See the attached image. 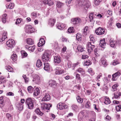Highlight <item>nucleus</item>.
I'll return each instance as SVG.
<instances>
[{
  "label": "nucleus",
  "instance_id": "nucleus-1",
  "mask_svg": "<svg viewBox=\"0 0 121 121\" xmlns=\"http://www.w3.org/2000/svg\"><path fill=\"white\" fill-rule=\"evenodd\" d=\"M77 2L79 6H84L83 7L85 9L86 8H88L90 5L89 2H87V4H86V2L84 0H77Z\"/></svg>",
  "mask_w": 121,
  "mask_h": 121
},
{
  "label": "nucleus",
  "instance_id": "nucleus-2",
  "mask_svg": "<svg viewBox=\"0 0 121 121\" xmlns=\"http://www.w3.org/2000/svg\"><path fill=\"white\" fill-rule=\"evenodd\" d=\"M34 100L30 98H28L26 100V103L28 106L29 108L31 109L34 107Z\"/></svg>",
  "mask_w": 121,
  "mask_h": 121
},
{
  "label": "nucleus",
  "instance_id": "nucleus-3",
  "mask_svg": "<svg viewBox=\"0 0 121 121\" xmlns=\"http://www.w3.org/2000/svg\"><path fill=\"white\" fill-rule=\"evenodd\" d=\"M33 79V81L39 83L43 80V78L41 76H39L37 74H34L32 75Z\"/></svg>",
  "mask_w": 121,
  "mask_h": 121
},
{
  "label": "nucleus",
  "instance_id": "nucleus-4",
  "mask_svg": "<svg viewBox=\"0 0 121 121\" xmlns=\"http://www.w3.org/2000/svg\"><path fill=\"white\" fill-rule=\"evenodd\" d=\"M94 44L91 42H88L86 44V48L88 52L90 53H91L93 49L95 48V46L93 45Z\"/></svg>",
  "mask_w": 121,
  "mask_h": 121
},
{
  "label": "nucleus",
  "instance_id": "nucleus-5",
  "mask_svg": "<svg viewBox=\"0 0 121 121\" xmlns=\"http://www.w3.org/2000/svg\"><path fill=\"white\" fill-rule=\"evenodd\" d=\"M6 44L7 47L10 48H12L14 46L15 42L13 39H11L6 42Z\"/></svg>",
  "mask_w": 121,
  "mask_h": 121
},
{
  "label": "nucleus",
  "instance_id": "nucleus-6",
  "mask_svg": "<svg viewBox=\"0 0 121 121\" xmlns=\"http://www.w3.org/2000/svg\"><path fill=\"white\" fill-rule=\"evenodd\" d=\"M41 109L43 111H45L47 110H49L50 108L52 107V105L49 104H41Z\"/></svg>",
  "mask_w": 121,
  "mask_h": 121
},
{
  "label": "nucleus",
  "instance_id": "nucleus-7",
  "mask_svg": "<svg viewBox=\"0 0 121 121\" xmlns=\"http://www.w3.org/2000/svg\"><path fill=\"white\" fill-rule=\"evenodd\" d=\"M42 60L44 61H47L49 60V55L48 53L45 52L43 54Z\"/></svg>",
  "mask_w": 121,
  "mask_h": 121
},
{
  "label": "nucleus",
  "instance_id": "nucleus-8",
  "mask_svg": "<svg viewBox=\"0 0 121 121\" xmlns=\"http://www.w3.org/2000/svg\"><path fill=\"white\" fill-rule=\"evenodd\" d=\"M99 63L102 66L105 67L108 65L107 60L104 58H102L100 60Z\"/></svg>",
  "mask_w": 121,
  "mask_h": 121
},
{
  "label": "nucleus",
  "instance_id": "nucleus-9",
  "mask_svg": "<svg viewBox=\"0 0 121 121\" xmlns=\"http://www.w3.org/2000/svg\"><path fill=\"white\" fill-rule=\"evenodd\" d=\"M72 23L74 25L78 24L81 22V19L77 17L73 18L71 19Z\"/></svg>",
  "mask_w": 121,
  "mask_h": 121
},
{
  "label": "nucleus",
  "instance_id": "nucleus-10",
  "mask_svg": "<svg viewBox=\"0 0 121 121\" xmlns=\"http://www.w3.org/2000/svg\"><path fill=\"white\" fill-rule=\"evenodd\" d=\"M105 32V30L100 27L98 28L95 31L96 34L98 35H101L103 34Z\"/></svg>",
  "mask_w": 121,
  "mask_h": 121
},
{
  "label": "nucleus",
  "instance_id": "nucleus-11",
  "mask_svg": "<svg viewBox=\"0 0 121 121\" xmlns=\"http://www.w3.org/2000/svg\"><path fill=\"white\" fill-rule=\"evenodd\" d=\"M26 31L27 33H32L33 32V29L34 28H32V26L31 25H28L26 27Z\"/></svg>",
  "mask_w": 121,
  "mask_h": 121
},
{
  "label": "nucleus",
  "instance_id": "nucleus-12",
  "mask_svg": "<svg viewBox=\"0 0 121 121\" xmlns=\"http://www.w3.org/2000/svg\"><path fill=\"white\" fill-rule=\"evenodd\" d=\"M97 13H90L89 16V17L90 19V22H92L93 21L94 18H95L97 17Z\"/></svg>",
  "mask_w": 121,
  "mask_h": 121
},
{
  "label": "nucleus",
  "instance_id": "nucleus-13",
  "mask_svg": "<svg viewBox=\"0 0 121 121\" xmlns=\"http://www.w3.org/2000/svg\"><path fill=\"white\" fill-rule=\"evenodd\" d=\"M105 39L100 40L99 43V45L101 47L103 48H105L106 45V43L105 42Z\"/></svg>",
  "mask_w": 121,
  "mask_h": 121
},
{
  "label": "nucleus",
  "instance_id": "nucleus-14",
  "mask_svg": "<svg viewBox=\"0 0 121 121\" xmlns=\"http://www.w3.org/2000/svg\"><path fill=\"white\" fill-rule=\"evenodd\" d=\"M51 99V97L48 93H45L44 95V96L43 98V100L47 101H49Z\"/></svg>",
  "mask_w": 121,
  "mask_h": 121
},
{
  "label": "nucleus",
  "instance_id": "nucleus-15",
  "mask_svg": "<svg viewBox=\"0 0 121 121\" xmlns=\"http://www.w3.org/2000/svg\"><path fill=\"white\" fill-rule=\"evenodd\" d=\"M49 85L51 87L56 86L57 83L54 80H51L48 82Z\"/></svg>",
  "mask_w": 121,
  "mask_h": 121
},
{
  "label": "nucleus",
  "instance_id": "nucleus-16",
  "mask_svg": "<svg viewBox=\"0 0 121 121\" xmlns=\"http://www.w3.org/2000/svg\"><path fill=\"white\" fill-rule=\"evenodd\" d=\"M54 62L55 63L58 64L60 62V56H56L54 57Z\"/></svg>",
  "mask_w": 121,
  "mask_h": 121
},
{
  "label": "nucleus",
  "instance_id": "nucleus-17",
  "mask_svg": "<svg viewBox=\"0 0 121 121\" xmlns=\"http://www.w3.org/2000/svg\"><path fill=\"white\" fill-rule=\"evenodd\" d=\"M44 69L46 71H49L50 70V67L49 64L48 63H44Z\"/></svg>",
  "mask_w": 121,
  "mask_h": 121
},
{
  "label": "nucleus",
  "instance_id": "nucleus-18",
  "mask_svg": "<svg viewBox=\"0 0 121 121\" xmlns=\"http://www.w3.org/2000/svg\"><path fill=\"white\" fill-rule=\"evenodd\" d=\"M120 74L119 72H118L112 75V79L114 81H115L117 79Z\"/></svg>",
  "mask_w": 121,
  "mask_h": 121
},
{
  "label": "nucleus",
  "instance_id": "nucleus-19",
  "mask_svg": "<svg viewBox=\"0 0 121 121\" xmlns=\"http://www.w3.org/2000/svg\"><path fill=\"white\" fill-rule=\"evenodd\" d=\"M72 110L75 112H76L78 111L79 108L78 106L75 104H73L71 106Z\"/></svg>",
  "mask_w": 121,
  "mask_h": 121
},
{
  "label": "nucleus",
  "instance_id": "nucleus-20",
  "mask_svg": "<svg viewBox=\"0 0 121 121\" xmlns=\"http://www.w3.org/2000/svg\"><path fill=\"white\" fill-rule=\"evenodd\" d=\"M89 28L88 26H86L83 29L82 31L83 35L84 36H86L88 33Z\"/></svg>",
  "mask_w": 121,
  "mask_h": 121
},
{
  "label": "nucleus",
  "instance_id": "nucleus-21",
  "mask_svg": "<svg viewBox=\"0 0 121 121\" xmlns=\"http://www.w3.org/2000/svg\"><path fill=\"white\" fill-rule=\"evenodd\" d=\"M56 22V20L54 19H51L49 20L48 24L51 26L52 27Z\"/></svg>",
  "mask_w": 121,
  "mask_h": 121
},
{
  "label": "nucleus",
  "instance_id": "nucleus-22",
  "mask_svg": "<svg viewBox=\"0 0 121 121\" xmlns=\"http://www.w3.org/2000/svg\"><path fill=\"white\" fill-rule=\"evenodd\" d=\"M45 43V41L44 39L41 38L40 39L39 42L38 43L39 47L42 46Z\"/></svg>",
  "mask_w": 121,
  "mask_h": 121
},
{
  "label": "nucleus",
  "instance_id": "nucleus-23",
  "mask_svg": "<svg viewBox=\"0 0 121 121\" xmlns=\"http://www.w3.org/2000/svg\"><path fill=\"white\" fill-rule=\"evenodd\" d=\"M43 3L45 4H47L49 6L54 4V3L52 0H44Z\"/></svg>",
  "mask_w": 121,
  "mask_h": 121
},
{
  "label": "nucleus",
  "instance_id": "nucleus-24",
  "mask_svg": "<svg viewBox=\"0 0 121 121\" xmlns=\"http://www.w3.org/2000/svg\"><path fill=\"white\" fill-rule=\"evenodd\" d=\"M114 97H113L112 99H118L120 95H121V93L120 92H117L116 93H114Z\"/></svg>",
  "mask_w": 121,
  "mask_h": 121
},
{
  "label": "nucleus",
  "instance_id": "nucleus-25",
  "mask_svg": "<svg viewBox=\"0 0 121 121\" xmlns=\"http://www.w3.org/2000/svg\"><path fill=\"white\" fill-rule=\"evenodd\" d=\"M40 93V91L38 88H36L35 90L33 93L34 96H37L39 95Z\"/></svg>",
  "mask_w": 121,
  "mask_h": 121
},
{
  "label": "nucleus",
  "instance_id": "nucleus-26",
  "mask_svg": "<svg viewBox=\"0 0 121 121\" xmlns=\"http://www.w3.org/2000/svg\"><path fill=\"white\" fill-rule=\"evenodd\" d=\"M55 73L56 75H60V67H56L55 69Z\"/></svg>",
  "mask_w": 121,
  "mask_h": 121
},
{
  "label": "nucleus",
  "instance_id": "nucleus-27",
  "mask_svg": "<svg viewBox=\"0 0 121 121\" xmlns=\"http://www.w3.org/2000/svg\"><path fill=\"white\" fill-rule=\"evenodd\" d=\"M35 112L37 115L41 116H42L43 114V113L40 111L39 109L38 108L36 109Z\"/></svg>",
  "mask_w": 121,
  "mask_h": 121
},
{
  "label": "nucleus",
  "instance_id": "nucleus-28",
  "mask_svg": "<svg viewBox=\"0 0 121 121\" xmlns=\"http://www.w3.org/2000/svg\"><path fill=\"white\" fill-rule=\"evenodd\" d=\"M7 14H5L3 15L2 16V21L4 23H5L6 22V19L7 18Z\"/></svg>",
  "mask_w": 121,
  "mask_h": 121
},
{
  "label": "nucleus",
  "instance_id": "nucleus-29",
  "mask_svg": "<svg viewBox=\"0 0 121 121\" xmlns=\"http://www.w3.org/2000/svg\"><path fill=\"white\" fill-rule=\"evenodd\" d=\"M109 43L110 46L111 47L114 48L116 46L115 42H113V40L111 39L109 40Z\"/></svg>",
  "mask_w": 121,
  "mask_h": 121
},
{
  "label": "nucleus",
  "instance_id": "nucleus-30",
  "mask_svg": "<svg viewBox=\"0 0 121 121\" xmlns=\"http://www.w3.org/2000/svg\"><path fill=\"white\" fill-rule=\"evenodd\" d=\"M85 48H83L82 46L81 45H78L77 48V50L81 52L85 51Z\"/></svg>",
  "mask_w": 121,
  "mask_h": 121
},
{
  "label": "nucleus",
  "instance_id": "nucleus-31",
  "mask_svg": "<svg viewBox=\"0 0 121 121\" xmlns=\"http://www.w3.org/2000/svg\"><path fill=\"white\" fill-rule=\"evenodd\" d=\"M26 41L27 43L29 45H32L34 43V41L30 38L27 39Z\"/></svg>",
  "mask_w": 121,
  "mask_h": 121
},
{
  "label": "nucleus",
  "instance_id": "nucleus-32",
  "mask_svg": "<svg viewBox=\"0 0 121 121\" xmlns=\"http://www.w3.org/2000/svg\"><path fill=\"white\" fill-rule=\"evenodd\" d=\"M7 38L6 32H4L3 34L2 37L0 38V42H2L4 41L5 39Z\"/></svg>",
  "mask_w": 121,
  "mask_h": 121
},
{
  "label": "nucleus",
  "instance_id": "nucleus-33",
  "mask_svg": "<svg viewBox=\"0 0 121 121\" xmlns=\"http://www.w3.org/2000/svg\"><path fill=\"white\" fill-rule=\"evenodd\" d=\"M105 101L104 103L106 104H108L110 103V101L109 98L107 96L105 97L104 98Z\"/></svg>",
  "mask_w": 121,
  "mask_h": 121
},
{
  "label": "nucleus",
  "instance_id": "nucleus-34",
  "mask_svg": "<svg viewBox=\"0 0 121 121\" xmlns=\"http://www.w3.org/2000/svg\"><path fill=\"white\" fill-rule=\"evenodd\" d=\"M17 56L16 54H14V53L11 55V58L12 60L15 61L17 60Z\"/></svg>",
  "mask_w": 121,
  "mask_h": 121
},
{
  "label": "nucleus",
  "instance_id": "nucleus-35",
  "mask_svg": "<svg viewBox=\"0 0 121 121\" xmlns=\"http://www.w3.org/2000/svg\"><path fill=\"white\" fill-rule=\"evenodd\" d=\"M102 74L101 73H100L98 74L96 78V80L98 82H99L100 81V79L102 77Z\"/></svg>",
  "mask_w": 121,
  "mask_h": 121
},
{
  "label": "nucleus",
  "instance_id": "nucleus-36",
  "mask_svg": "<svg viewBox=\"0 0 121 121\" xmlns=\"http://www.w3.org/2000/svg\"><path fill=\"white\" fill-rule=\"evenodd\" d=\"M34 88L31 86H28L27 87V90L29 93H32L34 90Z\"/></svg>",
  "mask_w": 121,
  "mask_h": 121
},
{
  "label": "nucleus",
  "instance_id": "nucleus-37",
  "mask_svg": "<svg viewBox=\"0 0 121 121\" xmlns=\"http://www.w3.org/2000/svg\"><path fill=\"white\" fill-rule=\"evenodd\" d=\"M76 71L79 73H81L82 75L84 74L85 73L84 70L81 68H78Z\"/></svg>",
  "mask_w": 121,
  "mask_h": 121
},
{
  "label": "nucleus",
  "instance_id": "nucleus-38",
  "mask_svg": "<svg viewBox=\"0 0 121 121\" xmlns=\"http://www.w3.org/2000/svg\"><path fill=\"white\" fill-rule=\"evenodd\" d=\"M42 65V63L40 60L38 59L36 65L38 67H40Z\"/></svg>",
  "mask_w": 121,
  "mask_h": 121
},
{
  "label": "nucleus",
  "instance_id": "nucleus-39",
  "mask_svg": "<svg viewBox=\"0 0 121 121\" xmlns=\"http://www.w3.org/2000/svg\"><path fill=\"white\" fill-rule=\"evenodd\" d=\"M4 79V78L3 76L0 77V84L4 83L6 81Z\"/></svg>",
  "mask_w": 121,
  "mask_h": 121
},
{
  "label": "nucleus",
  "instance_id": "nucleus-40",
  "mask_svg": "<svg viewBox=\"0 0 121 121\" xmlns=\"http://www.w3.org/2000/svg\"><path fill=\"white\" fill-rule=\"evenodd\" d=\"M91 64V62L89 60H85L84 61V65H89Z\"/></svg>",
  "mask_w": 121,
  "mask_h": 121
},
{
  "label": "nucleus",
  "instance_id": "nucleus-41",
  "mask_svg": "<svg viewBox=\"0 0 121 121\" xmlns=\"http://www.w3.org/2000/svg\"><path fill=\"white\" fill-rule=\"evenodd\" d=\"M23 78L24 79L25 82L26 83H28L29 81V78H28L25 75L23 74L22 75Z\"/></svg>",
  "mask_w": 121,
  "mask_h": 121
},
{
  "label": "nucleus",
  "instance_id": "nucleus-42",
  "mask_svg": "<svg viewBox=\"0 0 121 121\" xmlns=\"http://www.w3.org/2000/svg\"><path fill=\"white\" fill-rule=\"evenodd\" d=\"M61 40L63 42L66 43L69 42V41L68 39L63 36H62Z\"/></svg>",
  "mask_w": 121,
  "mask_h": 121
},
{
  "label": "nucleus",
  "instance_id": "nucleus-43",
  "mask_svg": "<svg viewBox=\"0 0 121 121\" xmlns=\"http://www.w3.org/2000/svg\"><path fill=\"white\" fill-rule=\"evenodd\" d=\"M68 32L70 33H73L74 31V30L73 27H69L68 29Z\"/></svg>",
  "mask_w": 121,
  "mask_h": 121
},
{
  "label": "nucleus",
  "instance_id": "nucleus-44",
  "mask_svg": "<svg viewBox=\"0 0 121 121\" xmlns=\"http://www.w3.org/2000/svg\"><path fill=\"white\" fill-rule=\"evenodd\" d=\"M21 52L22 57H25L27 56V54L25 51H21Z\"/></svg>",
  "mask_w": 121,
  "mask_h": 121
},
{
  "label": "nucleus",
  "instance_id": "nucleus-45",
  "mask_svg": "<svg viewBox=\"0 0 121 121\" xmlns=\"http://www.w3.org/2000/svg\"><path fill=\"white\" fill-rule=\"evenodd\" d=\"M91 104L90 102L89 101H87L85 104V107L87 108H90Z\"/></svg>",
  "mask_w": 121,
  "mask_h": 121
},
{
  "label": "nucleus",
  "instance_id": "nucleus-46",
  "mask_svg": "<svg viewBox=\"0 0 121 121\" xmlns=\"http://www.w3.org/2000/svg\"><path fill=\"white\" fill-rule=\"evenodd\" d=\"M5 68L9 72H12L13 71V68L10 66H7Z\"/></svg>",
  "mask_w": 121,
  "mask_h": 121
},
{
  "label": "nucleus",
  "instance_id": "nucleus-47",
  "mask_svg": "<svg viewBox=\"0 0 121 121\" xmlns=\"http://www.w3.org/2000/svg\"><path fill=\"white\" fill-rule=\"evenodd\" d=\"M56 9L57 10V11H58L59 9H60V1H58L57 2L56 4Z\"/></svg>",
  "mask_w": 121,
  "mask_h": 121
},
{
  "label": "nucleus",
  "instance_id": "nucleus-48",
  "mask_svg": "<svg viewBox=\"0 0 121 121\" xmlns=\"http://www.w3.org/2000/svg\"><path fill=\"white\" fill-rule=\"evenodd\" d=\"M89 38L90 39V41H92L91 42L94 43V42H95V40L94 36L93 35H91L89 36Z\"/></svg>",
  "mask_w": 121,
  "mask_h": 121
},
{
  "label": "nucleus",
  "instance_id": "nucleus-49",
  "mask_svg": "<svg viewBox=\"0 0 121 121\" xmlns=\"http://www.w3.org/2000/svg\"><path fill=\"white\" fill-rule=\"evenodd\" d=\"M82 35L80 34L77 33L76 35V38L78 40H81Z\"/></svg>",
  "mask_w": 121,
  "mask_h": 121
},
{
  "label": "nucleus",
  "instance_id": "nucleus-50",
  "mask_svg": "<svg viewBox=\"0 0 121 121\" xmlns=\"http://www.w3.org/2000/svg\"><path fill=\"white\" fill-rule=\"evenodd\" d=\"M88 72L91 75L93 76L94 74V72L92 70V69H90L88 70Z\"/></svg>",
  "mask_w": 121,
  "mask_h": 121
},
{
  "label": "nucleus",
  "instance_id": "nucleus-51",
  "mask_svg": "<svg viewBox=\"0 0 121 121\" xmlns=\"http://www.w3.org/2000/svg\"><path fill=\"white\" fill-rule=\"evenodd\" d=\"M62 53H64L67 50V48L63 44L62 45Z\"/></svg>",
  "mask_w": 121,
  "mask_h": 121
},
{
  "label": "nucleus",
  "instance_id": "nucleus-52",
  "mask_svg": "<svg viewBox=\"0 0 121 121\" xmlns=\"http://www.w3.org/2000/svg\"><path fill=\"white\" fill-rule=\"evenodd\" d=\"M116 109L117 111V112L121 111V105L116 106Z\"/></svg>",
  "mask_w": 121,
  "mask_h": 121
},
{
  "label": "nucleus",
  "instance_id": "nucleus-53",
  "mask_svg": "<svg viewBox=\"0 0 121 121\" xmlns=\"http://www.w3.org/2000/svg\"><path fill=\"white\" fill-rule=\"evenodd\" d=\"M102 1V0H94V4L96 5H97L99 4V3Z\"/></svg>",
  "mask_w": 121,
  "mask_h": 121
},
{
  "label": "nucleus",
  "instance_id": "nucleus-54",
  "mask_svg": "<svg viewBox=\"0 0 121 121\" xmlns=\"http://www.w3.org/2000/svg\"><path fill=\"white\" fill-rule=\"evenodd\" d=\"M35 49V46H33L29 47V50L32 52H33Z\"/></svg>",
  "mask_w": 121,
  "mask_h": 121
},
{
  "label": "nucleus",
  "instance_id": "nucleus-55",
  "mask_svg": "<svg viewBox=\"0 0 121 121\" xmlns=\"http://www.w3.org/2000/svg\"><path fill=\"white\" fill-rule=\"evenodd\" d=\"M77 99L78 102L80 103H82L83 100V99L80 98V97H78L77 98Z\"/></svg>",
  "mask_w": 121,
  "mask_h": 121
},
{
  "label": "nucleus",
  "instance_id": "nucleus-56",
  "mask_svg": "<svg viewBox=\"0 0 121 121\" xmlns=\"http://www.w3.org/2000/svg\"><path fill=\"white\" fill-rule=\"evenodd\" d=\"M67 108V106L64 103L62 104L61 106V109H66Z\"/></svg>",
  "mask_w": 121,
  "mask_h": 121
},
{
  "label": "nucleus",
  "instance_id": "nucleus-57",
  "mask_svg": "<svg viewBox=\"0 0 121 121\" xmlns=\"http://www.w3.org/2000/svg\"><path fill=\"white\" fill-rule=\"evenodd\" d=\"M14 6V4L13 3H11L8 5V8L12 9L13 8Z\"/></svg>",
  "mask_w": 121,
  "mask_h": 121
},
{
  "label": "nucleus",
  "instance_id": "nucleus-58",
  "mask_svg": "<svg viewBox=\"0 0 121 121\" xmlns=\"http://www.w3.org/2000/svg\"><path fill=\"white\" fill-rule=\"evenodd\" d=\"M73 2V0H66V3L67 5L71 4Z\"/></svg>",
  "mask_w": 121,
  "mask_h": 121
},
{
  "label": "nucleus",
  "instance_id": "nucleus-59",
  "mask_svg": "<svg viewBox=\"0 0 121 121\" xmlns=\"http://www.w3.org/2000/svg\"><path fill=\"white\" fill-rule=\"evenodd\" d=\"M86 113V112L85 110H82L81 111L80 113H79V116L82 115L83 116H84L85 115V114Z\"/></svg>",
  "mask_w": 121,
  "mask_h": 121
},
{
  "label": "nucleus",
  "instance_id": "nucleus-60",
  "mask_svg": "<svg viewBox=\"0 0 121 121\" xmlns=\"http://www.w3.org/2000/svg\"><path fill=\"white\" fill-rule=\"evenodd\" d=\"M6 95L13 96L14 95V94L13 93L11 92H8L6 94Z\"/></svg>",
  "mask_w": 121,
  "mask_h": 121
},
{
  "label": "nucleus",
  "instance_id": "nucleus-61",
  "mask_svg": "<svg viewBox=\"0 0 121 121\" xmlns=\"http://www.w3.org/2000/svg\"><path fill=\"white\" fill-rule=\"evenodd\" d=\"M22 20V19L18 18L16 20V22H15V24H19Z\"/></svg>",
  "mask_w": 121,
  "mask_h": 121
},
{
  "label": "nucleus",
  "instance_id": "nucleus-62",
  "mask_svg": "<svg viewBox=\"0 0 121 121\" xmlns=\"http://www.w3.org/2000/svg\"><path fill=\"white\" fill-rule=\"evenodd\" d=\"M118 87V85L117 84H115L113 85L112 87L113 89V91H116L117 90V87Z\"/></svg>",
  "mask_w": 121,
  "mask_h": 121
},
{
  "label": "nucleus",
  "instance_id": "nucleus-63",
  "mask_svg": "<svg viewBox=\"0 0 121 121\" xmlns=\"http://www.w3.org/2000/svg\"><path fill=\"white\" fill-rule=\"evenodd\" d=\"M119 63L118 61L116 60H114L112 62V64L114 65H115L117 64H119Z\"/></svg>",
  "mask_w": 121,
  "mask_h": 121
},
{
  "label": "nucleus",
  "instance_id": "nucleus-64",
  "mask_svg": "<svg viewBox=\"0 0 121 121\" xmlns=\"http://www.w3.org/2000/svg\"><path fill=\"white\" fill-rule=\"evenodd\" d=\"M76 78L78 80H80L81 79V78L80 76V75L78 74H76Z\"/></svg>",
  "mask_w": 121,
  "mask_h": 121
}]
</instances>
